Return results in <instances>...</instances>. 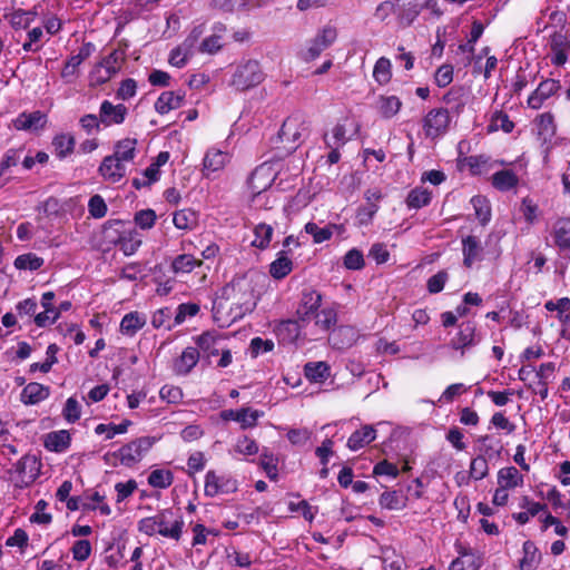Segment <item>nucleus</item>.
I'll return each instance as SVG.
<instances>
[{
    "label": "nucleus",
    "instance_id": "nucleus-1",
    "mask_svg": "<svg viewBox=\"0 0 570 570\" xmlns=\"http://www.w3.org/2000/svg\"><path fill=\"white\" fill-rule=\"evenodd\" d=\"M228 302L233 321L252 313L256 307L255 291L252 282L246 277H239L222 288L219 301L214 303L216 320H218L216 314L220 308H225Z\"/></svg>",
    "mask_w": 570,
    "mask_h": 570
},
{
    "label": "nucleus",
    "instance_id": "nucleus-2",
    "mask_svg": "<svg viewBox=\"0 0 570 570\" xmlns=\"http://www.w3.org/2000/svg\"><path fill=\"white\" fill-rule=\"evenodd\" d=\"M184 518L179 509L166 508L155 515L142 518L138 521V531L153 537L159 534L164 538L179 541L183 535Z\"/></svg>",
    "mask_w": 570,
    "mask_h": 570
},
{
    "label": "nucleus",
    "instance_id": "nucleus-3",
    "mask_svg": "<svg viewBox=\"0 0 570 570\" xmlns=\"http://www.w3.org/2000/svg\"><path fill=\"white\" fill-rule=\"evenodd\" d=\"M156 442L157 439L154 436H140L120 446L112 455L121 465L132 468L146 456Z\"/></svg>",
    "mask_w": 570,
    "mask_h": 570
},
{
    "label": "nucleus",
    "instance_id": "nucleus-4",
    "mask_svg": "<svg viewBox=\"0 0 570 570\" xmlns=\"http://www.w3.org/2000/svg\"><path fill=\"white\" fill-rule=\"evenodd\" d=\"M337 39V29L334 26H324L316 36L311 39L305 50L301 52V58L305 62L315 60L321 53L330 48Z\"/></svg>",
    "mask_w": 570,
    "mask_h": 570
},
{
    "label": "nucleus",
    "instance_id": "nucleus-5",
    "mask_svg": "<svg viewBox=\"0 0 570 570\" xmlns=\"http://www.w3.org/2000/svg\"><path fill=\"white\" fill-rule=\"evenodd\" d=\"M264 80V72L256 60H248L237 67L232 78V85L240 91L256 87Z\"/></svg>",
    "mask_w": 570,
    "mask_h": 570
},
{
    "label": "nucleus",
    "instance_id": "nucleus-6",
    "mask_svg": "<svg viewBox=\"0 0 570 570\" xmlns=\"http://www.w3.org/2000/svg\"><path fill=\"white\" fill-rule=\"evenodd\" d=\"M451 115L448 108H433L423 118V130L428 138L435 139L444 136L451 125Z\"/></svg>",
    "mask_w": 570,
    "mask_h": 570
},
{
    "label": "nucleus",
    "instance_id": "nucleus-7",
    "mask_svg": "<svg viewBox=\"0 0 570 570\" xmlns=\"http://www.w3.org/2000/svg\"><path fill=\"white\" fill-rule=\"evenodd\" d=\"M480 340L476 323L474 321H463L459 324L455 336L450 340L449 346L454 351H460L463 356L465 350L476 345Z\"/></svg>",
    "mask_w": 570,
    "mask_h": 570
},
{
    "label": "nucleus",
    "instance_id": "nucleus-8",
    "mask_svg": "<svg viewBox=\"0 0 570 570\" xmlns=\"http://www.w3.org/2000/svg\"><path fill=\"white\" fill-rule=\"evenodd\" d=\"M322 294L314 288H305L302 292L301 301L296 309L298 321L308 323L314 320L322 305Z\"/></svg>",
    "mask_w": 570,
    "mask_h": 570
},
{
    "label": "nucleus",
    "instance_id": "nucleus-9",
    "mask_svg": "<svg viewBox=\"0 0 570 570\" xmlns=\"http://www.w3.org/2000/svg\"><path fill=\"white\" fill-rule=\"evenodd\" d=\"M99 118L104 128L122 125L128 116V108L124 104L114 105L110 100H102L99 107Z\"/></svg>",
    "mask_w": 570,
    "mask_h": 570
},
{
    "label": "nucleus",
    "instance_id": "nucleus-10",
    "mask_svg": "<svg viewBox=\"0 0 570 570\" xmlns=\"http://www.w3.org/2000/svg\"><path fill=\"white\" fill-rule=\"evenodd\" d=\"M237 490V482L232 478H224L209 470L205 475L204 493L206 497L214 498L219 493H233Z\"/></svg>",
    "mask_w": 570,
    "mask_h": 570
},
{
    "label": "nucleus",
    "instance_id": "nucleus-11",
    "mask_svg": "<svg viewBox=\"0 0 570 570\" xmlns=\"http://www.w3.org/2000/svg\"><path fill=\"white\" fill-rule=\"evenodd\" d=\"M219 416L225 422H238L240 428L246 430L256 426L261 413L259 411L252 410L250 407H242L239 410H223L219 413Z\"/></svg>",
    "mask_w": 570,
    "mask_h": 570
},
{
    "label": "nucleus",
    "instance_id": "nucleus-12",
    "mask_svg": "<svg viewBox=\"0 0 570 570\" xmlns=\"http://www.w3.org/2000/svg\"><path fill=\"white\" fill-rule=\"evenodd\" d=\"M560 81L556 79L542 80L538 88L529 96L528 107L531 109H540L544 101L553 96L560 89Z\"/></svg>",
    "mask_w": 570,
    "mask_h": 570
},
{
    "label": "nucleus",
    "instance_id": "nucleus-13",
    "mask_svg": "<svg viewBox=\"0 0 570 570\" xmlns=\"http://www.w3.org/2000/svg\"><path fill=\"white\" fill-rule=\"evenodd\" d=\"M550 50L553 53L551 62L554 66H563L568 60L570 50V39L562 31H554L550 36Z\"/></svg>",
    "mask_w": 570,
    "mask_h": 570
},
{
    "label": "nucleus",
    "instance_id": "nucleus-14",
    "mask_svg": "<svg viewBox=\"0 0 570 570\" xmlns=\"http://www.w3.org/2000/svg\"><path fill=\"white\" fill-rule=\"evenodd\" d=\"M274 181L269 167L264 165L256 167L247 179V187L254 196L267 190Z\"/></svg>",
    "mask_w": 570,
    "mask_h": 570
},
{
    "label": "nucleus",
    "instance_id": "nucleus-15",
    "mask_svg": "<svg viewBox=\"0 0 570 570\" xmlns=\"http://www.w3.org/2000/svg\"><path fill=\"white\" fill-rule=\"evenodd\" d=\"M98 173L105 180L115 184L125 177L126 167L124 161L112 157L111 155H108L104 157L98 168Z\"/></svg>",
    "mask_w": 570,
    "mask_h": 570
},
{
    "label": "nucleus",
    "instance_id": "nucleus-16",
    "mask_svg": "<svg viewBox=\"0 0 570 570\" xmlns=\"http://www.w3.org/2000/svg\"><path fill=\"white\" fill-rule=\"evenodd\" d=\"M551 235L559 250L570 257V217L558 218Z\"/></svg>",
    "mask_w": 570,
    "mask_h": 570
},
{
    "label": "nucleus",
    "instance_id": "nucleus-17",
    "mask_svg": "<svg viewBox=\"0 0 570 570\" xmlns=\"http://www.w3.org/2000/svg\"><path fill=\"white\" fill-rule=\"evenodd\" d=\"M519 505L524 511L513 513L512 518L521 525L528 523L530 518L537 517L540 512H548L546 503L535 502L528 495L521 498Z\"/></svg>",
    "mask_w": 570,
    "mask_h": 570
},
{
    "label": "nucleus",
    "instance_id": "nucleus-18",
    "mask_svg": "<svg viewBox=\"0 0 570 570\" xmlns=\"http://www.w3.org/2000/svg\"><path fill=\"white\" fill-rule=\"evenodd\" d=\"M199 351L195 346L186 347L179 357L175 358L173 370L176 375H187L199 361Z\"/></svg>",
    "mask_w": 570,
    "mask_h": 570
},
{
    "label": "nucleus",
    "instance_id": "nucleus-19",
    "mask_svg": "<svg viewBox=\"0 0 570 570\" xmlns=\"http://www.w3.org/2000/svg\"><path fill=\"white\" fill-rule=\"evenodd\" d=\"M50 395V387L38 382L27 384L20 394V400L26 405L38 404Z\"/></svg>",
    "mask_w": 570,
    "mask_h": 570
},
{
    "label": "nucleus",
    "instance_id": "nucleus-20",
    "mask_svg": "<svg viewBox=\"0 0 570 570\" xmlns=\"http://www.w3.org/2000/svg\"><path fill=\"white\" fill-rule=\"evenodd\" d=\"M294 268L291 258V249H282L277 257L269 264V274L274 279H283L292 273Z\"/></svg>",
    "mask_w": 570,
    "mask_h": 570
},
{
    "label": "nucleus",
    "instance_id": "nucleus-21",
    "mask_svg": "<svg viewBox=\"0 0 570 570\" xmlns=\"http://www.w3.org/2000/svg\"><path fill=\"white\" fill-rule=\"evenodd\" d=\"M466 92L462 86L451 87L442 97V101L450 107V112L460 116L466 106Z\"/></svg>",
    "mask_w": 570,
    "mask_h": 570
},
{
    "label": "nucleus",
    "instance_id": "nucleus-22",
    "mask_svg": "<svg viewBox=\"0 0 570 570\" xmlns=\"http://www.w3.org/2000/svg\"><path fill=\"white\" fill-rule=\"evenodd\" d=\"M185 94L180 91H164L159 95L155 102V110L159 115H166L170 110L178 109L183 106Z\"/></svg>",
    "mask_w": 570,
    "mask_h": 570
},
{
    "label": "nucleus",
    "instance_id": "nucleus-23",
    "mask_svg": "<svg viewBox=\"0 0 570 570\" xmlns=\"http://www.w3.org/2000/svg\"><path fill=\"white\" fill-rule=\"evenodd\" d=\"M483 247L476 236L469 235L462 239L463 265L471 268L476 261H481Z\"/></svg>",
    "mask_w": 570,
    "mask_h": 570
},
{
    "label": "nucleus",
    "instance_id": "nucleus-24",
    "mask_svg": "<svg viewBox=\"0 0 570 570\" xmlns=\"http://www.w3.org/2000/svg\"><path fill=\"white\" fill-rule=\"evenodd\" d=\"M147 323L146 316L138 311H132L124 315L120 321L119 331L122 335L132 337Z\"/></svg>",
    "mask_w": 570,
    "mask_h": 570
},
{
    "label": "nucleus",
    "instance_id": "nucleus-25",
    "mask_svg": "<svg viewBox=\"0 0 570 570\" xmlns=\"http://www.w3.org/2000/svg\"><path fill=\"white\" fill-rule=\"evenodd\" d=\"M71 435L67 430L52 431L46 434L43 445L48 451L61 453L69 449Z\"/></svg>",
    "mask_w": 570,
    "mask_h": 570
},
{
    "label": "nucleus",
    "instance_id": "nucleus-26",
    "mask_svg": "<svg viewBox=\"0 0 570 570\" xmlns=\"http://www.w3.org/2000/svg\"><path fill=\"white\" fill-rule=\"evenodd\" d=\"M229 160L227 153L218 149L207 150L203 160V171L205 176H209L213 173L222 170Z\"/></svg>",
    "mask_w": 570,
    "mask_h": 570
},
{
    "label": "nucleus",
    "instance_id": "nucleus-27",
    "mask_svg": "<svg viewBox=\"0 0 570 570\" xmlns=\"http://www.w3.org/2000/svg\"><path fill=\"white\" fill-rule=\"evenodd\" d=\"M376 431L372 425H364L354 431L347 440V448L357 451L375 440Z\"/></svg>",
    "mask_w": 570,
    "mask_h": 570
},
{
    "label": "nucleus",
    "instance_id": "nucleus-28",
    "mask_svg": "<svg viewBox=\"0 0 570 570\" xmlns=\"http://www.w3.org/2000/svg\"><path fill=\"white\" fill-rule=\"evenodd\" d=\"M46 121V115L41 111L22 112L14 119L13 125L18 130H30L42 128Z\"/></svg>",
    "mask_w": 570,
    "mask_h": 570
},
{
    "label": "nucleus",
    "instance_id": "nucleus-29",
    "mask_svg": "<svg viewBox=\"0 0 570 570\" xmlns=\"http://www.w3.org/2000/svg\"><path fill=\"white\" fill-rule=\"evenodd\" d=\"M523 482L524 478L515 466H505L498 471V485L503 489H515L522 487Z\"/></svg>",
    "mask_w": 570,
    "mask_h": 570
},
{
    "label": "nucleus",
    "instance_id": "nucleus-30",
    "mask_svg": "<svg viewBox=\"0 0 570 570\" xmlns=\"http://www.w3.org/2000/svg\"><path fill=\"white\" fill-rule=\"evenodd\" d=\"M523 557L519 561L520 570H534L541 562V553L535 543L527 540L522 547Z\"/></svg>",
    "mask_w": 570,
    "mask_h": 570
},
{
    "label": "nucleus",
    "instance_id": "nucleus-31",
    "mask_svg": "<svg viewBox=\"0 0 570 570\" xmlns=\"http://www.w3.org/2000/svg\"><path fill=\"white\" fill-rule=\"evenodd\" d=\"M491 184L500 191H509L518 186L519 177L511 169H502L492 175Z\"/></svg>",
    "mask_w": 570,
    "mask_h": 570
},
{
    "label": "nucleus",
    "instance_id": "nucleus-32",
    "mask_svg": "<svg viewBox=\"0 0 570 570\" xmlns=\"http://www.w3.org/2000/svg\"><path fill=\"white\" fill-rule=\"evenodd\" d=\"M432 202V191L424 187H415L411 189L405 198L406 207L411 209H421Z\"/></svg>",
    "mask_w": 570,
    "mask_h": 570
},
{
    "label": "nucleus",
    "instance_id": "nucleus-33",
    "mask_svg": "<svg viewBox=\"0 0 570 570\" xmlns=\"http://www.w3.org/2000/svg\"><path fill=\"white\" fill-rule=\"evenodd\" d=\"M120 56L117 50H114L108 56L102 58V60L96 66V70L100 71L104 69V75L98 78V82L104 83L107 82L114 75H116L119 69Z\"/></svg>",
    "mask_w": 570,
    "mask_h": 570
},
{
    "label": "nucleus",
    "instance_id": "nucleus-34",
    "mask_svg": "<svg viewBox=\"0 0 570 570\" xmlns=\"http://www.w3.org/2000/svg\"><path fill=\"white\" fill-rule=\"evenodd\" d=\"M402 101L399 97L381 95L377 98L376 108L380 116L384 119H391L399 114Z\"/></svg>",
    "mask_w": 570,
    "mask_h": 570
},
{
    "label": "nucleus",
    "instance_id": "nucleus-35",
    "mask_svg": "<svg viewBox=\"0 0 570 570\" xmlns=\"http://www.w3.org/2000/svg\"><path fill=\"white\" fill-rule=\"evenodd\" d=\"M51 145L53 147L55 155L59 159H65L73 153L76 139L71 134L61 132L53 137Z\"/></svg>",
    "mask_w": 570,
    "mask_h": 570
},
{
    "label": "nucleus",
    "instance_id": "nucleus-36",
    "mask_svg": "<svg viewBox=\"0 0 570 570\" xmlns=\"http://www.w3.org/2000/svg\"><path fill=\"white\" fill-rule=\"evenodd\" d=\"M305 377L313 383H323L330 376V366L325 362H308L304 365Z\"/></svg>",
    "mask_w": 570,
    "mask_h": 570
},
{
    "label": "nucleus",
    "instance_id": "nucleus-37",
    "mask_svg": "<svg viewBox=\"0 0 570 570\" xmlns=\"http://www.w3.org/2000/svg\"><path fill=\"white\" fill-rule=\"evenodd\" d=\"M137 139L136 138H124L118 140L115 145L112 157L121 161H131L137 154Z\"/></svg>",
    "mask_w": 570,
    "mask_h": 570
},
{
    "label": "nucleus",
    "instance_id": "nucleus-38",
    "mask_svg": "<svg viewBox=\"0 0 570 570\" xmlns=\"http://www.w3.org/2000/svg\"><path fill=\"white\" fill-rule=\"evenodd\" d=\"M258 465L266 473L271 481L278 479V458L275 456L268 449H264L259 455Z\"/></svg>",
    "mask_w": 570,
    "mask_h": 570
},
{
    "label": "nucleus",
    "instance_id": "nucleus-39",
    "mask_svg": "<svg viewBox=\"0 0 570 570\" xmlns=\"http://www.w3.org/2000/svg\"><path fill=\"white\" fill-rule=\"evenodd\" d=\"M381 553L383 570H403L405 564L404 557L397 553L394 548L383 547Z\"/></svg>",
    "mask_w": 570,
    "mask_h": 570
},
{
    "label": "nucleus",
    "instance_id": "nucleus-40",
    "mask_svg": "<svg viewBox=\"0 0 570 570\" xmlns=\"http://www.w3.org/2000/svg\"><path fill=\"white\" fill-rule=\"evenodd\" d=\"M419 0H411L402 6V8L397 12L399 21L402 26L409 27L414 20L419 17L421 11L423 10L422 6H420Z\"/></svg>",
    "mask_w": 570,
    "mask_h": 570
},
{
    "label": "nucleus",
    "instance_id": "nucleus-41",
    "mask_svg": "<svg viewBox=\"0 0 570 570\" xmlns=\"http://www.w3.org/2000/svg\"><path fill=\"white\" fill-rule=\"evenodd\" d=\"M301 321L297 320H286L282 321L277 326V335L283 340L289 343H294L297 341L301 334Z\"/></svg>",
    "mask_w": 570,
    "mask_h": 570
},
{
    "label": "nucleus",
    "instance_id": "nucleus-42",
    "mask_svg": "<svg viewBox=\"0 0 570 570\" xmlns=\"http://www.w3.org/2000/svg\"><path fill=\"white\" fill-rule=\"evenodd\" d=\"M274 228L272 225L261 223L255 226L254 228V240L252 242V245L258 249H266L268 248L272 237H273Z\"/></svg>",
    "mask_w": 570,
    "mask_h": 570
},
{
    "label": "nucleus",
    "instance_id": "nucleus-43",
    "mask_svg": "<svg viewBox=\"0 0 570 570\" xmlns=\"http://www.w3.org/2000/svg\"><path fill=\"white\" fill-rule=\"evenodd\" d=\"M488 159L482 155L466 156L458 159V167L468 168L471 175H481L487 168Z\"/></svg>",
    "mask_w": 570,
    "mask_h": 570
},
{
    "label": "nucleus",
    "instance_id": "nucleus-44",
    "mask_svg": "<svg viewBox=\"0 0 570 570\" xmlns=\"http://www.w3.org/2000/svg\"><path fill=\"white\" fill-rule=\"evenodd\" d=\"M373 78L380 86L387 85L392 79V65L389 58L381 57L373 68Z\"/></svg>",
    "mask_w": 570,
    "mask_h": 570
},
{
    "label": "nucleus",
    "instance_id": "nucleus-45",
    "mask_svg": "<svg viewBox=\"0 0 570 570\" xmlns=\"http://www.w3.org/2000/svg\"><path fill=\"white\" fill-rule=\"evenodd\" d=\"M195 343L198 351L200 350L204 354H206L207 357L216 356L219 353V350L216 347L217 337L209 332H204L203 334L198 335L195 338Z\"/></svg>",
    "mask_w": 570,
    "mask_h": 570
},
{
    "label": "nucleus",
    "instance_id": "nucleus-46",
    "mask_svg": "<svg viewBox=\"0 0 570 570\" xmlns=\"http://www.w3.org/2000/svg\"><path fill=\"white\" fill-rule=\"evenodd\" d=\"M471 204L474 208L475 216L482 226H485L491 220V206L484 196H473Z\"/></svg>",
    "mask_w": 570,
    "mask_h": 570
},
{
    "label": "nucleus",
    "instance_id": "nucleus-47",
    "mask_svg": "<svg viewBox=\"0 0 570 570\" xmlns=\"http://www.w3.org/2000/svg\"><path fill=\"white\" fill-rule=\"evenodd\" d=\"M131 424H132V422L130 420H127V419L124 420L119 424H114V423L105 424V423H100V424H98L95 428V433L98 434V435L105 434L106 435V440H111L117 434L126 433L128 431V428Z\"/></svg>",
    "mask_w": 570,
    "mask_h": 570
},
{
    "label": "nucleus",
    "instance_id": "nucleus-48",
    "mask_svg": "<svg viewBox=\"0 0 570 570\" xmlns=\"http://www.w3.org/2000/svg\"><path fill=\"white\" fill-rule=\"evenodd\" d=\"M204 31V24H198L194 27L189 35L186 37V39L180 43L185 52H188L190 57H194L197 52H199L198 47Z\"/></svg>",
    "mask_w": 570,
    "mask_h": 570
},
{
    "label": "nucleus",
    "instance_id": "nucleus-49",
    "mask_svg": "<svg viewBox=\"0 0 570 570\" xmlns=\"http://www.w3.org/2000/svg\"><path fill=\"white\" fill-rule=\"evenodd\" d=\"M174 482V474L170 470L156 469L148 475V484L157 489H167Z\"/></svg>",
    "mask_w": 570,
    "mask_h": 570
},
{
    "label": "nucleus",
    "instance_id": "nucleus-50",
    "mask_svg": "<svg viewBox=\"0 0 570 570\" xmlns=\"http://www.w3.org/2000/svg\"><path fill=\"white\" fill-rule=\"evenodd\" d=\"M45 261L42 257L33 254V253H27L17 256V258L13 262V265L17 269H23V271H38L42 267Z\"/></svg>",
    "mask_w": 570,
    "mask_h": 570
},
{
    "label": "nucleus",
    "instance_id": "nucleus-51",
    "mask_svg": "<svg viewBox=\"0 0 570 570\" xmlns=\"http://www.w3.org/2000/svg\"><path fill=\"white\" fill-rule=\"evenodd\" d=\"M39 466L40 463L35 455H23L17 462L16 471L21 475H26L29 471V479L33 481L38 475Z\"/></svg>",
    "mask_w": 570,
    "mask_h": 570
},
{
    "label": "nucleus",
    "instance_id": "nucleus-52",
    "mask_svg": "<svg viewBox=\"0 0 570 570\" xmlns=\"http://www.w3.org/2000/svg\"><path fill=\"white\" fill-rule=\"evenodd\" d=\"M514 128V122L510 120V117L507 112L502 110L495 111L490 120L489 130L498 131L502 130L505 134H510Z\"/></svg>",
    "mask_w": 570,
    "mask_h": 570
},
{
    "label": "nucleus",
    "instance_id": "nucleus-53",
    "mask_svg": "<svg viewBox=\"0 0 570 570\" xmlns=\"http://www.w3.org/2000/svg\"><path fill=\"white\" fill-rule=\"evenodd\" d=\"M304 230L306 234L311 235L313 237L314 244H322L326 240H330L333 236L332 228L327 226L320 227L314 222H308L304 226Z\"/></svg>",
    "mask_w": 570,
    "mask_h": 570
},
{
    "label": "nucleus",
    "instance_id": "nucleus-54",
    "mask_svg": "<svg viewBox=\"0 0 570 570\" xmlns=\"http://www.w3.org/2000/svg\"><path fill=\"white\" fill-rule=\"evenodd\" d=\"M538 126V135L543 137V140L551 138L556 132L554 117L551 112H544L535 119Z\"/></svg>",
    "mask_w": 570,
    "mask_h": 570
},
{
    "label": "nucleus",
    "instance_id": "nucleus-55",
    "mask_svg": "<svg viewBox=\"0 0 570 570\" xmlns=\"http://www.w3.org/2000/svg\"><path fill=\"white\" fill-rule=\"evenodd\" d=\"M202 265V261L189 254L178 255L171 263L173 271L177 273H190L196 266Z\"/></svg>",
    "mask_w": 570,
    "mask_h": 570
},
{
    "label": "nucleus",
    "instance_id": "nucleus-56",
    "mask_svg": "<svg viewBox=\"0 0 570 570\" xmlns=\"http://www.w3.org/2000/svg\"><path fill=\"white\" fill-rule=\"evenodd\" d=\"M36 16V9L28 11L19 9L12 12L10 23L14 29H27L35 21Z\"/></svg>",
    "mask_w": 570,
    "mask_h": 570
},
{
    "label": "nucleus",
    "instance_id": "nucleus-57",
    "mask_svg": "<svg viewBox=\"0 0 570 570\" xmlns=\"http://www.w3.org/2000/svg\"><path fill=\"white\" fill-rule=\"evenodd\" d=\"M173 223L178 229H191L196 224V214L191 209H180L174 213Z\"/></svg>",
    "mask_w": 570,
    "mask_h": 570
},
{
    "label": "nucleus",
    "instance_id": "nucleus-58",
    "mask_svg": "<svg viewBox=\"0 0 570 570\" xmlns=\"http://www.w3.org/2000/svg\"><path fill=\"white\" fill-rule=\"evenodd\" d=\"M343 266L348 271H361L365 266L362 250L352 248L343 256Z\"/></svg>",
    "mask_w": 570,
    "mask_h": 570
},
{
    "label": "nucleus",
    "instance_id": "nucleus-59",
    "mask_svg": "<svg viewBox=\"0 0 570 570\" xmlns=\"http://www.w3.org/2000/svg\"><path fill=\"white\" fill-rule=\"evenodd\" d=\"M279 137L283 140H292L293 142L297 141L301 137V132L298 131V118L297 117H288L283 122L279 129Z\"/></svg>",
    "mask_w": 570,
    "mask_h": 570
},
{
    "label": "nucleus",
    "instance_id": "nucleus-60",
    "mask_svg": "<svg viewBox=\"0 0 570 570\" xmlns=\"http://www.w3.org/2000/svg\"><path fill=\"white\" fill-rule=\"evenodd\" d=\"M171 316H173V312H171V308H169V307H163V308L157 309L153 314V317H151L153 327H155V328L164 327L166 330H171L174 326L177 325V324H175V321L173 323H170Z\"/></svg>",
    "mask_w": 570,
    "mask_h": 570
},
{
    "label": "nucleus",
    "instance_id": "nucleus-61",
    "mask_svg": "<svg viewBox=\"0 0 570 570\" xmlns=\"http://www.w3.org/2000/svg\"><path fill=\"white\" fill-rule=\"evenodd\" d=\"M379 503L381 508L387 510H401L405 502L401 499L397 491H385L380 495Z\"/></svg>",
    "mask_w": 570,
    "mask_h": 570
},
{
    "label": "nucleus",
    "instance_id": "nucleus-62",
    "mask_svg": "<svg viewBox=\"0 0 570 570\" xmlns=\"http://www.w3.org/2000/svg\"><path fill=\"white\" fill-rule=\"evenodd\" d=\"M478 442L483 444V454L485 458H500L503 451V445L500 440L492 441L490 435H481Z\"/></svg>",
    "mask_w": 570,
    "mask_h": 570
},
{
    "label": "nucleus",
    "instance_id": "nucleus-63",
    "mask_svg": "<svg viewBox=\"0 0 570 570\" xmlns=\"http://www.w3.org/2000/svg\"><path fill=\"white\" fill-rule=\"evenodd\" d=\"M489 474L488 459L484 455H478L471 460L470 475L472 479L479 481Z\"/></svg>",
    "mask_w": 570,
    "mask_h": 570
},
{
    "label": "nucleus",
    "instance_id": "nucleus-64",
    "mask_svg": "<svg viewBox=\"0 0 570 570\" xmlns=\"http://www.w3.org/2000/svg\"><path fill=\"white\" fill-rule=\"evenodd\" d=\"M80 62L73 57H69L62 69H61V72H60V76L62 78V80L65 81V83H72L76 81V79L78 78L79 76V67H80Z\"/></svg>",
    "mask_w": 570,
    "mask_h": 570
}]
</instances>
